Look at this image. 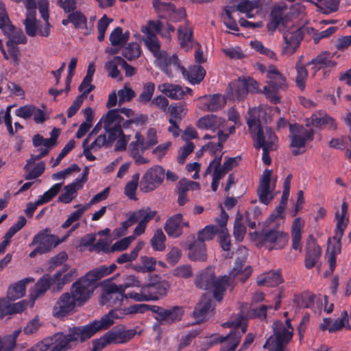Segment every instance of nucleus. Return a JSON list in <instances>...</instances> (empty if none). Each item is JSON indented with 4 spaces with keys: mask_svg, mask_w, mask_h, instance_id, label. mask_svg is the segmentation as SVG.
<instances>
[{
    "mask_svg": "<svg viewBox=\"0 0 351 351\" xmlns=\"http://www.w3.org/2000/svg\"><path fill=\"white\" fill-rule=\"evenodd\" d=\"M142 32L145 34V45L156 58V64L168 76L172 77L174 72L181 71L191 84H199L204 78L206 71L199 66H193L186 71L179 64L176 56L168 57L165 51L160 50V43L156 33L160 31V23L149 21L147 25L143 26Z\"/></svg>",
    "mask_w": 351,
    "mask_h": 351,
    "instance_id": "1",
    "label": "nucleus"
},
{
    "mask_svg": "<svg viewBox=\"0 0 351 351\" xmlns=\"http://www.w3.org/2000/svg\"><path fill=\"white\" fill-rule=\"evenodd\" d=\"M223 326L233 328L234 332H231L226 337L216 339L217 341L221 343L220 351H239L237 350V346L241 335L246 330L247 319L241 315H236L232 316L230 321L224 323Z\"/></svg>",
    "mask_w": 351,
    "mask_h": 351,
    "instance_id": "2",
    "label": "nucleus"
},
{
    "mask_svg": "<svg viewBox=\"0 0 351 351\" xmlns=\"http://www.w3.org/2000/svg\"><path fill=\"white\" fill-rule=\"evenodd\" d=\"M226 278V276H223L216 278L214 269L208 267L196 276L195 283L197 287L202 289L213 290L215 298L219 302L222 300L223 292L226 289L224 283Z\"/></svg>",
    "mask_w": 351,
    "mask_h": 351,
    "instance_id": "3",
    "label": "nucleus"
},
{
    "mask_svg": "<svg viewBox=\"0 0 351 351\" xmlns=\"http://www.w3.org/2000/svg\"><path fill=\"white\" fill-rule=\"evenodd\" d=\"M293 328L290 320L285 323L276 322L274 324V335L271 336L264 345L269 351H283V347L292 339Z\"/></svg>",
    "mask_w": 351,
    "mask_h": 351,
    "instance_id": "4",
    "label": "nucleus"
},
{
    "mask_svg": "<svg viewBox=\"0 0 351 351\" xmlns=\"http://www.w3.org/2000/svg\"><path fill=\"white\" fill-rule=\"evenodd\" d=\"M26 10V19L24 21L26 33L29 36L40 35L47 37L50 34V25L49 22H45L43 27L40 25V22L36 19V3L35 0H23Z\"/></svg>",
    "mask_w": 351,
    "mask_h": 351,
    "instance_id": "5",
    "label": "nucleus"
},
{
    "mask_svg": "<svg viewBox=\"0 0 351 351\" xmlns=\"http://www.w3.org/2000/svg\"><path fill=\"white\" fill-rule=\"evenodd\" d=\"M0 29L7 38V45H19L27 42L22 29L14 27L10 22L5 5L0 2Z\"/></svg>",
    "mask_w": 351,
    "mask_h": 351,
    "instance_id": "6",
    "label": "nucleus"
},
{
    "mask_svg": "<svg viewBox=\"0 0 351 351\" xmlns=\"http://www.w3.org/2000/svg\"><path fill=\"white\" fill-rule=\"evenodd\" d=\"M96 279L93 276H88V272L74 282L69 293L78 304L81 306L86 302L95 289Z\"/></svg>",
    "mask_w": 351,
    "mask_h": 351,
    "instance_id": "7",
    "label": "nucleus"
},
{
    "mask_svg": "<svg viewBox=\"0 0 351 351\" xmlns=\"http://www.w3.org/2000/svg\"><path fill=\"white\" fill-rule=\"evenodd\" d=\"M289 130L292 153L294 155L304 153L306 145L313 139V130L298 124L291 125Z\"/></svg>",
    "mask_w": 351,
    "mask_h": 351,
    "instance_id": "8",
    "label": "nucleus"
},
{
    "mask_svg": "<svg viewBox=\"0 0 351 351\" xmlns=\"http://www.w3.org/2000/svg\"><path fill=\"white\" fill-rule=\"evenodd\" d=\"M267 72L268 85L264 87L263 93L274 104L279 103L278 92L286 86V78L273 66H269Z\"/></svg>",
    "mask_w": 351,
    "mask_h": 351,
    "instance_id": "9",
    "label": "nucleus"
},
{
    "mask_svg": "<svg viewBox=\"0 0 351 351\" xmlns=\"http://www.w3.org/2000/svg\"><path fill=\"white\" fill-rule=\"evenodd\" d=\"M257 90L258 84L255 80L250 77H239L229 85L227 95L230 99L241 101L249 92H255Z\"/></svg>",
    "mask_w": 351,
    "mask_h": 351,
    "instance_id": "10",
    "label": "nucleus"
},
{
    "mask_svg": "<svg viewBox=\"0 0 351 351\" xmlns=\"http://www.w3.org/2000/svg\"><path fill=\"white\" fill-rule=\"evenodd\" d=\"M280 31L282 33L284 40L282 54L291 56L296 51L302 40V30L299 27L291 24L287 25L286 27Z\"/></svg>",
    "mask_w": 351,
    "mask_h": 351,
    "instance_id": "11",
    "label": "nucleus"
},
{
    "mask_svg": "<svg viewBox=\"0 0 351 351\" xmlns=\"http://www.w3.org/2000/svg\"><path fill=\"white\" fill-rule=\"evenodd\" d=\"M247 254V249L245 247H241L236 252V263L233 269L230 272L228 276H225L226 278L224 279L226 287L231 285V282L234 279H238L241 282H244L249 278L251 274L250 268L243 267V263L246 258Z\"/></svg>",
    "mask_w": 351,
    "mask_h": 351,
    "instance_id": "12",
    "label": "nucleus"
},
{
    "mask_svg": "<svg viewBox=\"0 0 351 351\" xmlns=\"http://www.w3.org/2000/svg\"><path fill=\"white\" fill-rule=\"evenodd\" d=\"M165 178V170L159 165L149 168L143 176L140 182V190L143 193L153 191L158 188Z\"/></svg>",
    "mask_w": 351,
    "mask_h": 351,
    "instance_id": "13",
    "label": "nucleus"
},
{
    "mask_svg": "<svg viewBox=\"0 0 351 351\" xmlns=\"http://www.w3.org/2000/svg\"><path fill=\"white\" fill-rule=\"evenodd\" d=\"M254 141L256 148L265 150L276 149L277 137L274 132L267 126H262L255 131L250 132Z\"/></svg>",
    "mask_w": 351,
    "mask_h": 351,
    "instance_id": "14",
    "label": "nucleus"
},
{
    "mask_svg": "<svg viewBox=\"0 0 351 351\" xmlns=\"http://www.w3.org/2000/svg\"><path fill=\"white\" fill-rule=\"evenodd\" d=\"M260 239L268 250H280L287 244L289 235L282 230H271L263 232Z\"/></svg>",
    "mask_w": 351,
    "mask_h": 351,
    "instance_id": "15",
    "label": "nucleus"
},
{
    "mask_svg": "<svg viewBox=\"0 0 351 351\" xmlns=\"http://www.w3.org/2000/svg\"><path fill=\"white\" fill-rule=\"evenodd\" d=\"M60 243V241L58 240L57 237L50 234L49 230L45 229L35 234L28 246H36L38 250L46 253L56 247Z\"/></svg>",
    "mask_w": 351,
    "mask_h": 351,
    "instance_id": "16",
    "label": "nucleus"
},
{
    "mask_svg": "<svg viewBox=\"0 0 351 351\" xmlns=\"http://www.w3.org/2000/svg\"><path fill=\"white\" fill-rule=\"evenodd\" d=\"M289 8L285 3H280L275 5L271 12V19L267 24L269 32H273L276 29L280 30L286 27L287 25H291L287 20Z\"/></svg>",
    "mask_w": 351,
    "mask_h": 351,
    "instance_id": "17",
    "label": "nucleus"
},
{
    "mask_svg": "<svg viewBox=\"0 0 351 351\" xmlns=\"http://www.w3.org/2000/svg\"><path fill=\"white\" fill-rule=\"evenodd\" d=\"M143 284L134 275H129L125 278V283L121 285H110L106 287V298H123V293L129 287H139Z\"/></svg>",
    "mask_w": 351,
    "mask_h": 351,
    "instance_id": "18",
    "label": "nucleus"
},
{
    "mask_svg": "<svg viewBox=\"0 0 351 351\" xmlns=\"http://www.w3.org/2000/svg\"><path fill=\"white\" fill-rule=\"evenodd\" d=\"M147 148L144 136L140 132H136L134 140L129 145V152L136 165L147 164L149 162V160L143 155Z\"/></svg>",
    "mask_w": 351,
    "mask_h": 351,
    "instance_id": "19",
    "label": "nucleus"
},
{
    "mask_svg": "<svg viewBox=\"0 0 351 351\" xmlns=\"http://www.w3.org/2000/svg\"><path fill=\"white\" fill-rule=\"evenodd\" d=\"M271 175L272 171L266 169L263 171L260 180L258 192L261 202L265 204H268L274 197L273 193L274 182H271Z\"/></svg>",
    "mask_w": 351,
    "mask_h": 351,
    "instance_id": "20",
    "label": "nucleus"
},
{
    "mask_svg": "<svg viewBox=\"0 0 351 351\" xmlns=\"http://www.w3.org/2000/svg\"><path fill=\"white\" fill-rule=\"evenodd\" d=\"M78 306L69 292L62 293L53 308V315L57 317H64L72 312Z\"/></svg>",
    "mask_w": 351,
    "mask_h": 351,
    "instance_id": "21",
    "label": "nucleus"
},
{
    "mask_svg": "<svg viewBox=\"0 0 351 351\" xmlns=\"http://www.w3.org/2000/svg\"><path fill=\"white\" fill-rule=\"evenodd\" d=\"M87 170L84 171L82 178H77L73 182L64 186L63 192L58 197V200L64 204L70 203L77 195V191L82 189L87 180Z\"/></svg>",
    "mask_w": 351,
    "mask_h": 351,
    "instance_id": "22",
    "label": "nucleus"
},
{
    "mask_svg": "<svg viewBox=\"0 0 351 351\" xmlns=\"http://www.w3.org/2000/svg\"><path fill=\"white\" fill-rule=\"evenodd\" d=\"M198 99L200 101L199 109L206 112L219 110L223 108L226 104V97L219 94L202 96Z\"/></svg>",
    "mask_w": 351,
    "mask_h": 351,
    "instance_id": "23",
    "label": "nucleus"
},
{
    "mask_svg": "<svg viewBox=\"0 0 351 351\" xmlns=\"http://www.w3.org/2000/svg\"><path fill=\"white\" fill-rule=\"evenodd\" d=\"M269 110V108L267 106H261L249 110L247 124L250 132H256L258 128L262 127L261 123L262 120L267 121L269 119V117H267V113Z\"/></svg>",
    "mask_w": 351,
    "mask_h": 351,
    "instance_id": "24",
    "label": "nucleus"
},
{
    "mask_svg": "<svg viewBox=\"0 0 351 351\" xmlns=\"http://www.w3.org/2000/svg\"><path fill=\"white\" fill-rule=\"evenodd\" d=\"M153 6L155 10L162 17H173L180 20L186 16L185 11L182 8L175 10L172 3L161 2L160 0H154Z\"/></svg>",
    "mask_w": 351,
    "mask_h": 351,
    "instance_id": "25",
    "label": "nucleus"
},
{
    "mask_svg": "<svg viewBox=\"0 0 351 351\" xmlns=\"http://www.w3.org/2000/svg\"><path fill=\"white\" fill-rule=\"evenodd\" d=\"M39 152L40 153L38 155L32 156L25 167L27 172L25 179L27 180L35 179L39 177L44 172L45 164L43 162L38 163L33 169H32V165L36 160L40 159L48 154V150L47 149H39Z\"/></svg>",
    "mask_w": 351,
    "mask_h": 351,
    "instance_id": "26",
    "label": "nucleus"
},
{
    "mask_svg": "<svg viewBox=\"0 0 351 351\" xmlns=\"http://www.w3.org/2000/svg\"><path fill=\"white\" fill-rule=\"evenodd\" d=\"M182 218V215L178 213L167 220L164 229L169 237L173 238L180 237L182 233V227L189 226V222H183Z\"/></svg>",
    "mask_w": 351,
    "mask_h": 351,
    "instance_id": "27",
    "label": "nucleus"
},
{
    "mask_svg": "<svg viewBox=\"0 0 351 351\" xmlns=\"http://www.w3.org/2000/svg\"><path fill=\"white\" fill-rule=\"evenodd\" d=\"M214 306L211 303L210 296L204 295L193 312L197 322L200 323L208 319L213 313Z\"/></svg>",
    "mask_w": 351,
    "mask_h": 351,
    "instance_id": "28",
    "label": "nucleus"
},
{
    "mask_svg": "<svg viewBox=\"0 0 351 351\" xmlns=\"http://www.w3.org/2000/svg\"><path fill=\"white\" fill-rule=\"evenodd\" d=\"M145 285L149 293L156 295L157 300L165 295L169 289V283L160 280L158 276H150L149 282Z\"/></svg>",
    "mask_w": 351,
    "mask_h": 351,
    "instance_id": "29",
    "label": "nucleus"
},
{
    "mask_svg": "<svg viewBox=\"0 0 351 351\" xmlns=\"http://www.w3.org/2000/svg\"><path fill=\"white\" fill-rule=\"evenodd\" d=\"M226 121L215 114H207L201 117L197 122V127L199 129L215 131L223 128Z\"/></svg>",
    "mask_w": 351,
    "mask_h": 351,
    "instance_id": "30",
    "label": "nucleus"
},
{
    "mask_svg": "<svg viewBox=\"0 0 351 351\" xmlns=\"http://www.w3.org/2000/svg\"><path fill=\"white\" fill-rule=\"evenodd\" d=\"M0 51L5 60L15 67L19 68L21 64V53L18 45H3V42H0Z\"/></svg>",
    "mask_w": 351,
    "mask_h": 351,
    "instance_id": "31",
    "label": "nucleus"
},
{
    "mask_svg": "<svg viewBox=\"0 0 351 351\" xmlns=\"http://www.w3.org/2000/svg\"><path fill=\"white\" fill-rule=\"evenodd\" d=\"M77 276V269L74 268L69 271L67 269L64 268L62 271L56 272L52 277L53 282L55 285L54 289L60 291L66 284L71 282Z\"/></svg>",
    "mask_w": 351,
    "mask_h": 351,
    "instance_id": "32",
    "label": "nucleus"
},
{
    "mask_svg": "<svg viewBox=\"0 0 351 351\" xmlns=\"http://www.w3.org/2000/svg\"><path fill=\"white\" fill-rule=\"evenodd\" d=\"M51 351H65L71 347V343L76 341L73 339V335L71 330H69L68 335L62 333L56 334L53 338Z\"/></svg>",
    "mask_w": 351,
    "mask_h": 351,
    "instance_id": "33",
    "label": "nucleus"
},
{
    "mask_svg": "<svg viewBox=\"0 0 351 351\" xmlns=\"http://www.w3.org/2000/svg\"><path fill=\"white\" fill-rule=\"evenodd\" d=\"M141 288L139 292L131 291L125 294L123 293V298H113L114 300H126L128 298L132 299L136 302H147V301H154L157 300V298L156 295L154 293H151L147 291V288L145 287V285L143 284L142 287H139ZM110 300V298H107Z\"/></svg>",
    "mask_w": 351,
    "mask_h": 351,
    "instance_id": "34",
    "label": "nucleus"
},
{
    "mask_svg": "<svg viewBox=\"0 0 351 351\" xmlns=\"http://www.w3.org/2000/svg\"><path fill=\"white\" fill-rule=\"evenodd\" d=\"M73 335V339L76 341H83L90 338L94 334L99 331L95 322L84 326L71 328Z\"/></svg>",
    "mask_w": 351,
    "mask_h": 351,
    "instance_id": "35",
    "label": "nucleus"
},
{
    "mask_svg": "<svg viewBox=\"0 0 351 351\" xmlns=\"http://www.w3.org/2000/svg\"><path fill=\"white\" fill-rule=\"evenodd\" d=\"M156 212L149 208L138 210V223L134 228V234L138 236L145 232L147 223L156 215Z\"/></svg>",
    "mask_w": 351,
    "mask_h": 351,
    "instance_id": "36",
    "label": "nucleus"
},
{
    "mask_svg": "<svg viewBox=\"0 0 351 351\" xmlns=\"http://www.w3.org/2000/svg\"><path fill=\"white\" fill-rule=\"evenodd\" d=\"M52 286L53 290H56L53 282L52 277L48 275L44 276L35 285L33 290L30 293V298L33 302L38 297L43 295L45 292Z\"/></svg>",
    "mask_w": 351,
    "mask_h": 351,
    "instance_id": "37",
    "label": "nucleus"
},
{
    "mask_svg": "<svg viewBox=\"0 0 351 351\" xmlns=\"http://www.w3.org/2000/svg\"><path fill=\"white\" fill-rule=\"evenodd\" d=\"M34 282V278H26L9 287L7 297L10 300H15L22 298L25 293L26 285Z\"/></svg>",
    "mask_w": 351,
    "mask_h": 351,
    "instance_id": "38",
    "label": "nucleus"
},
{
    "mask_svg": "<svg viewBox=\"0 0 351 351\" xmlns=\"http://www.w3.org/2000/svg\"><path fill=\"white\" fill-rule=\"evenodd\" d=\"M178 40L181 47L188 50L193 42V34L191 26L188 23L180 25L178 29Z\"/></svg>",
    "mask_w": 351,
    "mask_h": 351,
    "instance_id": "39",
    "label": "nucleus"
},
{
    "mask_svg": "<svg viewBox=\"0 0 351 351\" xmlns=\"http://www.w3.org/2000/svg\"><path fill=\"white\" fill-rule=\"evenodd\" d=\"M158 89L171 99H180L184 95V90L178 84L163 83L158 86Z\"/></svg>",
    "mask_w": 351,
    "mask_h": 351,
    "instance_id": "40",
    "label": "nucleus"
},
{
    "mask_svg": "<svg viewBox=\"0 0 351 351\" xmlns=\"http://www.w3.org/2000/svg\"><path fill=\"white\" fill-rule=\"evenodd\" d=\"M304 221L300 217L295 218L291 225L292 246L294 250H301V232Z\"/></svg>",
    "mask_w": 351,
    "mask_h": 351,
    "instance_id": "41",
    "label": "nucleus"
},
{
    "mask_svg": "<svg viewBox=\"0 0 351 351\" xmlns=\"http://www.w3.org/2000/svg\"><path fill=\"white\" fill-rule=\"evenodd\" d=\"M282 282L280 274L277 271H269L258 276L256 282L259 286L276 287Z\"/></svg>",
    "mask_w": 351,
    "mask_h": 351,
    "instance_id": "42",
    "label": "nucleus"
},
{
    "mask_svg": "<svg viewBox=\"0 0 351 351\" xmlns=\"http://www.w3.org/2000/svg\"><path fill=\"white\" fill-rule=\"evenodd\" d=\"M184 314V310L180 306H173L169 308H164L162 317L159 322L171 324L180 321Z\"/></svg>",
    "mask_w": 351,
    "mask_h": 351,
    "instance_id": "43",
    "label": "nucleus"
},
{
    "mask_svg": "<svg viewBox=\"0 0 351 351\" xmlns=\"http://www.w3.org/2000/svg\"><path fill=\"white\" fill-rule=\"evenodd\" d=\"M320 254V247L313 241L308 242L305 258L306 267L310 269L314 267Z\"/></svg>",
    "mask_w": 351,
    "mask_h": 351,
    "instance_id": "44",
    "label": "nucleus"
},
{
    "mask_svg": "<svg viewBox=\"0 0 351 351\" xmlns=\"http://www.w3.org/2000/svg\"><path fill=\"white\" fill-rule=\"evenodd\" d=\"M123 121V117L120 114L119 110H110L105 115H104L100 121L104 124V128L110 127L121 126Z\"/></svg>",
    "mask_w": 351,
    "mask_h": 351,
    "instance_id": "45",
    "label": "nucleus"
},
{
    "mask_svg": "<svg viewBox=\"0 0 351 351\" xmlns=\"http://www.w3.org/2000/svg\"><path fill=\"white\" fill-rule=\"evenodd\" d=\"M117 319H122V315L119 309L110 311L108 314L104 315L100 320L94 321L98 330H104L109 328L114 323Z\"/></svg>",
    "mask_w": 351,
    "mask_h": 351,
    "instance_id": "46",
    "label": "nucleus"
},
{
    "mask_svg": "<svg viewBox=\"0 0 351 351\" xmlns=\"http://www.w3.org/2000/svg\"><path fill=\"white\" fill-rule=\"evenodd\" d=\"M189 257L192 261H202L206 259V245L204 243L195 241L189 247Z\"/></svg>",
    "mask_w": 351,
    "mask_h": 351,
    "instance_id": "47",
    "label": "nucleus"
},
{
    "mask_svg": "<svg viewBox=\"0 0 351 351\" xmlns=\"http://www.w3.org/2000/svg\"><path fill=\"white\" fill-rule=\"evenodd\" d=\"M232 11H239L245 13L248 18L253 17L254 14L251 12L254 9H258V3L257 1H250L249 0H241L237 5H229Z\"/></svg>",
    "mask_w": 351,
    "mask_h": 351,
    "instance_id": "48",
    "label": "nucleus"
},
{
    "mask_svg": "<svg viewBox=\"0 0 351 351\" xmlns=\"http://www.w3.org/2000/svg\"><path fill=\"white\" fill-rule=\"evenodd\" d=\"M221 161V154L215 156L207 167L205 171V175L210 173L212 169H214L213 178L215 180H220L227 172V171L225 170L223 167H220Z\"/></svg>",
    "mask_w": 351,
    "mask_h": 351,
    "instance_id": "49",
    "label": "nucleus"
},
{
    "mask_svg": "<svg viewBox=\"0 0 351 351\" xmlns=\"http://www.w3.org/2000/svg\"><path fill=\"white\" fill-rule=\"evenodd\" d=\"M129 36V32L123 33V29L117 27L111 32L109 40L112 45L121 47L128 40Z\"/></svg>",
    "mask_w": 351,
    "mask_h": 351,
    "instance_id": "50",
    "label": "nucleus"
},
{
    "mask_svg": "<svg viewBox=\"0 0 351 351\" xmlns=\"http://www.w3.org/2000/svg\"><path fill=\"white\" fill-rule=\"evenodd\" d=\"M339 4V0H317L316 5L320 12L329 14L338 10Z\"/></svg>",
    "mask_w": 351,
    "mask_h": 351,
    "instance_id": "51",
    "label": "nucleus"
},
{
    "mask_svg": "<svg viewBox=\"0 0 351 351\" xmlns=\"http://www.w3.org/2000/svg\"><path fill=\"white\" fill-rule=\"evenodd\" d=\"M122 64H124V60L120 56H116L106 63L105 68L110 77L118 78L120 77L118 66H121Z\"/></svg>",
    "mask_w": 351,
    "mask_h": 351,
    "instance_id": "52",
    "label": "nucleus"
},
{
    "mask_svg": "<svg viewBox=\"0 0 351 351\" xmlns=\"http://www.w3.org/2000/svg\"><path fill=\"white\" fill-rule=\"evenodd\" d=\"M311 123L315 127L327 126L329 129L335 128V121L330 117L323 114H315L311 117Z\"/></svg>",
    "mask_w": 351,
    "mask_h": 351,
    "instance_id": "53",
    "label": "nucleus"
},
{
    "mask_svg": "<svg viewBox=\"0 0 351 351\" xmlns=\"http://www.w3.org/2000/svg\"><path fill=\"white\" fill-rule=\"evenodd\" d=\"M343 328H345L347 330L351 329V326L349 324L348 315L346 311L341 312L340 317L334 321H332V324L329 329V332H335Z\"/></svg>",
    "mask_w": 351,
    "mask_h": 351,
    "instance_id": "54",
    "label": "nucleus"
},
{
    "mask_svg": "<svg viewBox=\"0 0 351 351\" xmlns=\"http://www.w3.org/2000/svg\"><path fill=\"white\" fill-rule=\"evenodd\" d=\"M139 177L140 175L138 173L134 174L132 177V180L128 182L125 186L124 193L130 199H136V192L137 190Z\"/></svg>",
    "mask_w": 351,
    "mask_h": 351,
    "instance_id": "55",
    "label": "nucleus"
},
{
    "mask_svg": "<svg viewBox=\"0 0 351 351\" xmlns=\"http://www.w3.org/2000/svg\"><path fill=\"white\" fill-rule=\"evenodd\" d=\"M77 208V210L72 213L67 219L62 224V228H69L73 223L75 221H78L83 214L88 209V205H82V204H78L75 206Z\"/></svg>",
    "mask_w": 351,
    "mask_h": 351,
    "instance_id": "56",
    "label": "nucleus"
},
{
    "mask_svg": "<svg viewBox=\"0 0 351 351\" xmlns=\"http://www.w3.org/2000/svg\"><path fill=\"white\" fill-rule=\"evenodd\" d=\"M141 50L136 43H131L125 46L122 51L123 56L129 60L136 59L140 56Z\"/></svg>",
    "mask_w": 351,
    "mask_h": 351,
    "instance_id": "57",
    "label": "nucleus"
},
{
    "mask_svg": "<svg viewBox=\"0 0 351 351\" xmlns=\"http://www.w3.org/2000/svg\"><path fill=\"white\" fill-rule=\"evenodd\" d=\"M332 56L328 51H324L317 56L313 60L321 68L329 67L332 68L336 66V62L332 60Z\"/></svg>",
    "mask_w": 351,
    "mask_h": 351,
    "instance_id": "58",
    "label": "nucleus"
},
{
    "mask_svg": "<svg viewBox=\"0 0 351 351\" xmlns=\"http://www.w3.org/2000/svg\"><path fill=\"white\" fill-rule=\"evenodd\" d=\"M166 237L161 229H158L154 232L153 237L151 239V245L154 250L163 251L165 249Z\"/></svg>",
    "mask_w": 351,
    "mask_h": 351,
    "instance_id": "59",
    "label": "nucleus"
},
{
    "mask_svg": "<svg viewBox=\"0 0 351 351\" xmlns=\"http://www.w3.org/2000/svg\"><path fill=\"white\" fill-rule=\"evenodd\" d=\"M117 265L115 264H111L109 267L101 265L97 268H95L88 271V276H93L95 279L97 281L98 280L104 278L111 274L115 270Z\"/></svg>",
    "mask_w": 351,
    "mask_h": 351,
    "instance_id": "60",
    "label": "nucleus"
},
{
    "mask_svg": "<svg viewBox=\"0 0 351 351\" xmlns=\"http://www.w3.org/2000/svg\"><path fill=\"white\" fill-rule=\"evenodd\" d=\"M110 331L114 335V343H121L128 341L134 337L136 333L134 330L121 331L120 330L114 329Z\"/></svg>",
    "mask_w": 351,
    "mask_h": 351,
    "instance_id": "61",
    "label": "nucleus"
},
{
    "mask_svg": "<svg viewBox=\"0 0 351 351\" xmlns=\"http://www.w3.org/2000/svg\"><path fill=\"white\" fill-rule=\"evenodd\" d=\"M171 118L180 121L187 113L188 109L185 104H180L171 105L168 108Z\"/></svg>",
    "mask_w": 351,
    "mask_h": 351,
    "instance_id": "62",
    "label": "nucleus"
},
{
    "mask_svg": "<svg viewBox=\"0 0 351 351\" xmlns=\"http://www.w3.org/2000/svg\"><path fill=\"white\" fill-rule=\"evenodd\" d=\"M295 68L297 71V75L295 78L296 84L301 90H303L305 88L306 80L308 77V71L306 66L300 62L297 63Z\"/></svg>",
    "mask_w": 351,
    "mask_h": 351,
    "instance_id": "63",
    "label": "nucleus"
},
{
    "mask_svg": "<svg viewBox=\"0 0 351 351\" xmlns=\"http://www.w3.org/2000/svg\"><path fill=\"white\" fill-rule=\"evenodd\" d=\"M216 232L217 230L215 226L213 225L206 226L197 232V241L204 243L206 241H210L213 239L216 234Z\"/></svg>",
    "mask_w": 351,
    "mask_h": 351,
    "instance_id": "64",
    "label": "nucleus"
}]
</instances>
